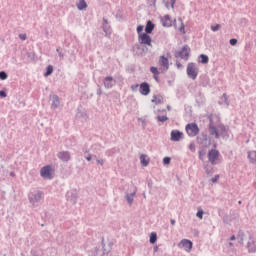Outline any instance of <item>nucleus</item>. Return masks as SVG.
<instances>
[{
	"mask_svg": "<svg viewBox=\"0 0 256 256\" xmlns=\"http://www.w3.org/2000/svg\"><path fill=\"white\" fill-rule=\"evenodd\" d=\"M221 154L216 149H212L208 153V161H210L211 165H217V163H221Z\"/></svg>",
	"mask_w": 256,
	"mask_h": 256,
	"instance_id": "f257e3e1",
	"label": "nucleus"
},
{
	"mask_svg": "<svg viewBox=\"0 0 256 256\" xmlns=\"http://www.w3.org/2000/svg\"><path fill=\"white\" fill-rule=\"evenodd\" d=\"M186 132L189 137H195L199 134V126L196 123L187 124Z\"/></svg>",
	"mask_w": 256,
	"mask_h": 256,
	"instance_id": "f03ea898",
	"label": "nucleus"
},
{
	"mask_svg": "<svg viewBox=\"0 0 256 256\" xmlns=\"http://www.w3.org/2000/svg\"><path fill=\"white\" fill-rule=\"evenodd\" d=\"M187 75L190 79H197V75H199V72L197 71V66H195L194 63H189L187 66Z\"/></svg>",
	"mask_w": 256,
	"mask_h": 256,
	"instance_id": "7ed1b4c3",
	"label": "nucleus"
},
{
	"mask_svg": "<svg viewBox=\"0 0 256 256\" xmlns=\"http://www.w3.org/2000/svg\"><path fill=\"white\" fill-rule=\"evenodd\" d=\"M138 41L141 45H148V47L152 46L151 36H149L147 33L140 34L138 36Z\"/></svg>",
	"mask_w": 256,
	"mask_h": 256,
	"instance_id": "20e7f679",
	"label": "nucleus"
},
{
	"mask_svg": "<svg viewBox=\"0 0 256 256\" xmlns=\"http://www.w3.org/2000/svg\"><path fill=\"white\" fill-rule=\"evenodd\" d=\"M52 173H53V169L51 168V166H44L40 171V175L44 179H52L53 178Z\"/></svg>",
	"mask_w": 256,
	"mask_h": 256,
	"instance_id": "39448f33",
	"label": "nucleus"
},
{
	"mask_svg": "<svg viewBox=\"0 0 256 256\" xmlns=\"http://www.w3.org/2000/svg\"><path fill=\"white\" fill-rule=\"evenodd\" d=\"M178 247H180L181 249H185V251L189 253L193 249V242L188 239H183L179 243Z\"/></svg>",
	"mask_w": 256,
	"mask_h": 256,
	"instance_id": "423d86ee",
	"label": "nucleus"
},
{
	"mask_svg": "<svg viewBox=\"0 0 256 256\" xmlns=\"http://www.w3.org/2000/svg\"><path fill=\"white\" fill-rule=\"evenodd\" d=\"M139 93H141V95H144V96L149 95V93H151V86H149V83L147 82L141 83L139 86Z\"/></svg>",
	"mask_w": 256,
	"mask_h": 256,
	"instance_id": "0eeeda50",
	"label": "nucleus"
},
{
	"mask_svg": "<svg viewBox=\"0 0 256 256\" xmlns=\"http://www.w3.org/2000/svg\"><path fill=\"white\" fill-rule=\"evenodd\" d=\"M189 53H191V48H189V46H184L179 52V56L181 59H185L187 61L189 59Z\"/></svg>",
	"mask_w": 256,
	"mask_h": 256,
	"instance_id": "6e6552de",
	"label": "nucleus"
},
{
	"mask_svg": "<svg viewBox=\"0 0 256 256\" xmlns=\"http://www.w3.org/2000/svg\"><path fill=\"white\" fill-rule=\"evenodd\" d=\"M158 65L163 67V71H167L169 69V59L165 58V56H161Z\"/></svg>",
	"mask_w": 256,
	"mask_h": 256,
	"instance_id": "1a4fd4ad",
	"label": "nucleus"
},
{
	"mask_svg": "<svg viewBox=\"0 0 256 256\" xmlns=\"http://www.w3.org/2000/svg\"><path fill=\"white\" fill-rule=\"evenodd\" d=\"M183 137V132H179V130H173L171 132V141H181Z\"/></svg>",
	"mask_w": 256,
	"mask_h": 256,
	"instance_id": "9d476101",
	"label": "nucleus"
},
{
	"mask_svg": "<svg viewBox=\"0 0 256 256\" xmlns=\"http://www.w3.org/2000/svg\"><path fill=\"white\" fill-rule=\"evenodd\" d=\"M163 27H171L173 25V20L169 15H165L161 18Z\"/></svg>",
	"mask_w": 256,
	"mask_h": 256,
	"instance_id": "9b49d317",
	"label": "nucleus"
},
{
	"mask_svg": "<svg viewBox=\"0 0 256 256\" xmlns=\"http://www.w3.org/2000/svg\"><path fill=\"white\" fill-rule=\"evenodd\" d=\"M178 23L179 25L177 23L174 24L175 29H177L178 31H180V33H183V35H185V24L183 23V19L179 18Z\"/></svg>",
	"mask_w": 256,
	"mask_h": 256,
	"instance_id": "f8f14e48",
	"label": "nucleus"
},
{
	"mask_svg": "<svg viewBox=\"0 0 256 256\" xmlns=\"http://www.w3.org/2000/svg\"><path fill=\"white\" fill-rule=\"evenodd\" d=\"M58 158L61 159V161H69L71 159V154L69 152H60L58 154Z\"/></svg>",
	"mask_w": 256,
	"mask_h": 256,
	"instance_id": "ddd939ff",
	"label": "nucleus"
},
{
	"mask_svg": "<svg viewBox=\"0 0 256 256\" xmlns=\"http://www.w3.org/2000/svg\"><path fill=\"white\" fill-rule=\"evenodd\" d=\"M248 159L250 163H252L253 165H256V151L248 152Z\"/></svg>",
	"mask_w": 256,
	"mask_h": 256,
	"instance_id": "4468645a",
	"label": "nucleus"
},
{
	"mask_svg": "<svg viewBox=\"0 0 256 256\" xmlns=\"http://www.w3.org/2000/svg\"><path fill=\"white\" fill-rule=\"evenodd\" d=\"M153 29H155V25L153 22L148 21L145 27L146 34L153 33Z\"/></svg>",
	"mask_w": 256,
	"mask_h": 256,
	"instance_id": "2eb2a0df",
	"label": "nucleus"
},
{
	"mask_svg": "<svg viewBox=\"0 0 256 256\" xmlns=\"http://www.w3.org/2000/svg\"><path fill=\"white\" fill-rule=\"evenodd\" d=\"M152 103H155V105H161V103H163V96L154 95L152 98Z\"/></svg>",
	"mask_w": 256,
	"mask_h": 256,
	"instance_id": "dca6fc26",
	"label": "nucleus"
},
{
	"mask_svg": "<svg viewBox=\"0 0 256 256\" xmlns=\"http://www.w3.org/2000/svg\"><path fill=\"white\" fill-rule=\"evenodd\" d=\"M140 163L143 165V167H147V165H149V158H147V155L142 154L140 156Z\"/></svg>",
	"mask_w": 256,
	"mask_h": 256,
	"instance_id": "f3484780",
	"label": "nucleus"
},
{
	"mask_svg": "<svg viewBox=\"0 0 256 256\" xmlns=\"http://www.w3.org/2000/svg\"><path fill=\"white\" fill-rule=\"evenodd\" d=\"M77 8L79 11H83V9H87V2L85 0H80L79 3L77 4Z\"/></svg>",
	"mask_w": 256,
	"mask_h": 256,
	"instance_id": "a211bd4d",
	"label": "nucleus"
},
{
	"mask_svg": "<svg viewBox=\"0 0 256 256\" xmlns=\"http://www.w3.org/2000/svg\"><path fill=\"white\" fill-rule=\"evenodd\" d=\"M52 107H54V109H57V107H59V97L57 95H54L52 97Z\"/></svg>",
	"mask_w": 256,
	"mask_h": 256,
	"instance_id": "6ab92c4d",
	"label": "nucleus"
},
{
	"mask_svg": "<svg viewBox=\"0 0 256 256\" xmlns=\"http://www.w3.org/2000/svg\"><path fill=\"white\" fill-rule=\"evenodd\" d=\"M248 251L249 253H255L256 251V246L254 241L248 242Z\"/></svg>",
	"mask_w": 256,
	"mask_h": 256,
	"instance_id": "aec40b11",
	"label": "nucleus"
},
{
	"mask_svg": "<svg viewBox=\"0 0 256 256\" xmlns=\"http://www.w3.org/2000/svg\"><path fill=\"white\" fill-rule=\"evenodd\" d=\"M210 134L214 135L216 139H219V132H217V128L213 125L210 126Z\"/></svg>",
	"mask_w": 256,
	"mask_h": 256,
	"instance_id": "412c9836",
	"label": "nucleus"
},
{
	"mask_svg": "<svg viewBox=\"0 0 256 256\" xmlns=\"http://www.w3.org/2000/svg\"><path fill=\"white\" fill-rule=\"evenodd\" d=\"M150 243H151L152 245H155V243H157V233L152 232V233L150 234Z\"/></svg>",
	"mask_w": 256,
	"mask_h": 256,
	"instance_id": "4be33fe9",
	"label": "nucleus"
},
{
	"mask_svg": "<svg viewBox=\"0 0 256 256\" xmlns=\"http://www.w3.org/2000/svg\"><path fill=\"white\" fill-rule=\"evenodd\" d=\"M111 81H113V77H106L105 78L104 85L108 89H109V87H113V85H111Z\"/></svg>",
	"mask_w": 256,
	"mask_h": 256,
	"instance_id": "5701e85b",
	"label": "nucleus"
},
{
	"mask_svg": "<svg viewBox=\"0 0 256 256\" xmlns=\"http://www.w3.org/2000/svg\"><path fill=\"white\" fill-rule=\"evenodd\" d=\"M200 58H201V63H203V64L209 63V57L207 55L202 54V55H200Z\"/></svg>",
	"mask_w": 256,
	"mask_h": 256,
	"instance_id": "b1692460",
	"label": "nucleus"
},
{
	"mask_svg": "<svg viewBox=\"0 0 256 256\" xmlns=\"http://www.w3.org/2000/svg\"><path fill=\"white\" fill-rule=\"evenodd\" d=\"M51 73H53V66L49 65L47 67L46 73L44 75H45V77H49V75H51Z\"/></svg>",
	"mask_w": 256,
	"mask_h": 256,
	"instance_id": "393cba45",
	"label": "nucleus"
},
{
	"mask_svg": "<svg viewBox=\"0 0 256 256\" xmlns=\"http://www.w3.org/2000/svg\"><path fill=\"white\" fill-rule=\"evenodd\" d=\"M150 71L151 73H153V75H159V70L157 69V67H151Z\"/></svg>",
	"mask_w": 256,
	"mask_h": 256,
	"instance_id": "a878e982",
	"label": "nucleus"
},
{
	"mask_svg": "<svg viewBox=\"0 0 256 256\" xmlns=\"http://www.w3.org/2000/svg\"><path fill=\"white\" fill-rule=\"evenodd\" d=\"M158 121H161V123H165V121H167V116H158L157 117Z\"/></svg>",
	"mask_w": 256,
	"mask_h": 256,
	"instance_id": "bb28decb",
	"label": "nucleus"
},
{
	"mask_svg": "<svg viewBox=\"0 0 256 256\" xmlns=\"http://www.w3.org/2000/svg\"><path fill=\"white\" fill-rule=\"evenodd\" d=\"M219 29H221V25H219V24H217V25H215V26H211V30L212 31H219Z\"/></svg>",
	"mask_w": 256,
	"mask_h": 256,
	"instance_id": "cd10ccee",
	"label": "nucleus"
},
{
	"mask_svg": "<svg viewBox=\"0 0 256 256\" xmlns=\"http://www.w3.org/2000/svg\"><path fill=\"white\" fill-rule=\"evenodd\" d=\"M0 79H1L2 81H5V79H7V73H5V72H0Z\"/></svg>",
	"mask_w": 256,
	"mask_h": 256,
	"instance_id": "c85d7f7f",
	"label": "nucleus"
},
{
	"mask_svg": "<svg viewBox=\"0 0 256 256\" xmlns=\"http://www.w3.org/2000/svg\"><path fill=\"white\" fill-rule=\"evenodd\" d=\"M169 163H171V158L165 157V158L163 159V164H164V165H169Z\"/></svg>",
	"mask_w": 256,
	"mask_h": 256,
	"instance_id": "c756f323",
	"label": "nucleus"
},
{
	"mask_svg": "<svg viewBox=\"0 0 256 256\" xmlns=\"http://www.w3.org/2000/svg\"><path fill=\"white\" fill-rule=\"evenodd\" d=\"M137 33H138V36L143 35V26L140 25L137 27Z\"/></svg>",
	"mask_w": 256,
	"mask_h": 256,
	"instance_id": "7c9ffc66",
	"label": "nucleus"
},
{
	"mask_svg": "<svg viewBox=\"0 0 256 256\" xmlns=\"http://www.w3.org/2000/svg\"><path fill=\"white\" fill-rule=\"evenodd\" d=\"M196 217H198V219H203V210H199L196 214Z\"/></svg>",
	"mask_w": 256,
	"mask_h": 256,
	"instance_id": "2f4dec72",
	"label": "nucleus"
},
{
	"mask_svg": "<svg viewBox=\"0 0 256 256\" xmlns=\"http://www.w3.org/2000/svg\"><path fill=\"white\" fill-rule=\"evenodd\" d=\"M219 174H217V175H215L212 179H211V181H212V183H217V181H219Z\"/></svg>",
	"mask_w": 256,
	"mask_h": 256,
	"instance_id": "473e14b6",
	"label": "nucleus"
},
{
	"mask_svg": "<svg viewBox=\"0 0 256 256\" xmlns=\"http://www.w3.org/2000/svg\"><path fill=\"white\" fill-rule=\"evenodd\" d=\"M230 45H232V46L237 45V39H235V38L230 39Z\"/></svg>",
	"mask_w": 256,
	"mask_h": 256,
	"instance_id": "72a5a7b5",
	"label": "nucleus"
},
{
	"mask_svg": "<svg viewBox=\"0 0 256 256\" xmlns=\"http://www.w3.org/2000/svg\"><path fill=\"white\" fill-rule=\"evenodd\" d=\"M131 89H132V91H137V89H139V84L132 85Z\"/></svg>",
	"mask_w": 256,
	"mask_h": 256,
	"instance_id": "f704fd0d",
	"label": "nucleus"
},
{
	"mask_svg": "<svg viewBox=\"0 0 256 256\" xmlns=\"http://www.w3.org/2000/svg\"><path fill=\"white\" fill-rule=\"evenodd\" d=\"M19 37L22 41H25V39H27V35L25 34H20Z\"/></svg>",
	"mask_w": 256,
	"mask_h": 256,
	"instance_id": "c9c22d12",
	"label": "nucleus"
},
{
	"mask_svg": "<svg viewBox=\"0 0 256 256\" xmlns=\"http://www.w3.org/2000/svg\"><path fill=\"white\" fill-rule=\"evenodd\" d=\"M42 197V194L41 193H38L37 195H35V199L36 201H39Z\"/></svg>",
	"mask_w": 256,
	"mask_h": 256,
	"instance_id": "e433bc0d",
	"label": "nucleus"
},
{
	"mask_svg": "<svg viewBox=\"0 0 256 256\" xmlns=\"http://www.w3.org/2000/svg\"><path fill=\"white\" fill-rule=\"evenodd\" d=\"M0 97H7V93H5V91H0Z\"/></svg>",
	"mask_w": 256,
	"mask_h": 256,
	"instance_id": "4c0bfd02",
	"label": "nucleus"
},
{
	"mask_svg": "<svg viewBox=\"0 0 256 256\" xmlns=\"http://www.w3.org/2000/svg\"><path fill=\"white\" fill-rule=\"evenodd\" d=\"M127 201H128V203H129V205H131V204L133 203V198L127 197Z\"/></svg>",
	"mask_w": 256,
	"mask_h": 256,
	"instance_id": "58836bf2",
	"label": "nucleus"
},
{
	"mask_svg": "<svg viewBox=\"0 0 256 256\" xmlns=\"http://www.w3.org/2000/svg\"><path fill=\"white\" fill-rule=\"evenodd\" d=\"M189 148L191 151H195V144H190Z\"/></svg>",
	"mask_w": 256,
	"mask_h": 256,
	"instance_id": "ea45409f",
	"label": "nucleus"
},
{
	"mask_svg": "<svg viewBox=\"0 0 256 256\" xmlns=\"http://www.w3.org/2000/svg\"><path fill=\"white\" fill-rule=\"evenodd\" d=\"M171 8L175 9V0H171Z\"/></svg>",
	"mask_w": 256,
	"mask_h": 256,
	"instance_id": "a19ab883",
	"label": "nucleus"
},
{
	"mask_svg": "<svg viewBox=\"0 0 256 256\" xmlns=\"http://www.w3.org/2000/svg\"><path fill=\"white\" fill-rule=\"evenodd\" d=\"M178 69H181V67H183L179 62L176 63Z\"/></svg>",
	"mask_w": 256,
	"mask_h": 256,
	"instance_id": "79ce46f5",
	"label": "nucleus"
},
{
	"mask_svg": "<svg viewBox=\"0 0 256 256\" xmlns=\"http://www.w3.org/2000/svg\"><path fill=\"white\" fill-rule=\"evenodd\" d=\"M155 81H159V75H154Z\"/></svg>",
	"mask_w": 256,
	"mask_h": 256,
	"instance_id": "37998d69",
	"label": "nucleus"
},
{
	"mask_svg": "<svg viewBox=\"0 0 256 256\" xmlns=\"http://www.w3.org/2000/svg\"><path fill=\"white\" fill-rule=\"evenodd\" d=\"M97 163H99L100 165H103V160H97Z\"/></svg>",
	"mask_w": 256,
	"mask_h": 256,
	"instance_id": "c03bdc74",
	"label": "nucleus"
},
{
	"mask_svg": "<svg viewBox=\"0 0 256 256\" xmlns=\"http://www.w3.org/2000/svg\"><path fill=\"white\" fill-rule=\"evenodd\" d=\"M170 223H171V225H175V220L172 219V220L170 221Z\"/></svg>",
	"mask_w": 256,
	"mask_h": 256,
	"instance_id": "a18cd8bd",
	"label": "nucleus"
},
{
	"mask_svg": "<svg viewBox=\"0 0 256 256\" xmlns=\"http://www.w3.org/2000/svg\"><path fill=\"white\" fill-rule=\"evenodd\" d=\"M231 241H235V235L231 236Z\"/></svg>",
	"mask_w": 256,
	"mask_h": 256,
	"instance_id": "49530a36",
	"label": "nucleus"
},
{
	"mask_svg": "<svg viewBox=\"0 0 256 256\" xmlns=\"http://www.w3.org/2000/svg\"><path fill=\"white\" fill-rule=\"evenodd\" d=\"M86 159L87 161H91V156H88Z\"/></svg>",
	"mask_w": 256,
	"mask_h": 256,
	"instance_id": "de8ad7c7",
	"label": "nucleus"
},
{
	"mask_svg": "<svg viewBox=\"0 0 256 256\" xmlns=\"http://www.w3.org/2000/svg\"><path fill=\"white\" fill-rule=\"evenodd\" d=\"M166 7H167V9H169V3H166Z\"/></svg>",
	"mask_w": 256,
	"mask_h": 256,
	"instance_id": "09e8293b",
	"label": "nucleus"
},
{
	"mask_svg": "<svg viewBox=\"0 0 256 256\" xmlns=\"http://www.w3.org/2000/svg\"><path fill=\"white\" fill-rule=\"evenodd\" d=\"M10 175H11L12 177H15V174H14V173H11Z\"/></svg>",
	"mask_w": 256,
	"mask_h": 256,
	"instance_id": "8fccbe9b",
	"label": "nucleus"
},
{
	"mask_svg": "<svg viewBox=\"0 0 256 256\" xmlns=\"http://www.w3.org/2000/svg\"><path fill=\"white\" fill-rule=\"evenodd\" d=\"M238 203H239V205H241V201H239Z\"/></svg>",
	"mask_w": 256,
	"mask_h": 256,
	"instance_id": "3c124183",
	"label": "nucleus"
}]
</instances>
